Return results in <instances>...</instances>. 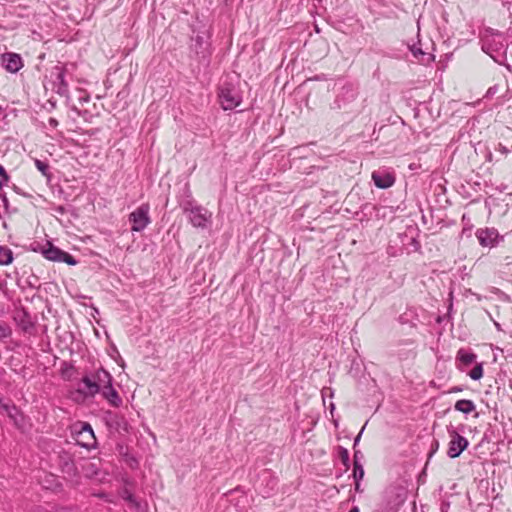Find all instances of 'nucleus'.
<instances>
[{
    "label": "nucleus",
    "instance_id": "obj_1",
    "mask_svg": "<svg viewBox=\"0 0 512 512\" xmlns=\"http://www.w3.org/2000/svg\"><path fill=\"white\" fill-rule=\"evenodd\" d=\"M482 50L495 61L502 56L506 49V39L501 32L486 28L481 35Z\"/></svg>",
    "mask_w": 512,
    "mask_h": 512
},
{
    "label": "nucleus",
    "instance_id": "obj_2",
    "mask_svg": "<svg viewBox=\"0 0 512 512\" xmlns=\"http://www.w3.org/2000/svg\"><path fill=\"white\" fill-rule=\"evenodd\" d=\"M82 383L86 388V393L93 396L112 384V376L101 368L93 375L83 377Z\"/></svg>",
    "mask_w": 512,
    "mask_h": 512
},
{
    "label": "nucleus",
    "instance_id": "obj_3",
    "mask_svg": "<svg viewBox=\"0 0 512 512\" xmlns=\"http://www.w3.org/2000/svg\"><path fill=\"white\" fill-rule=\"evenodd\" d=\"M184 213L188 215L190 223L196 228L206 229L212 223V212L200 205L188 203L184 207Z\"/></svg>",
    "mask_w": 512,
    "mask_h": 512
},
{
    "label": "nucleus",
    "instance_id": "obj_4",
    "mask_svg": "<svg viewBox=\"0 0 512 512\" xmlns=\"http://www.w3.org/2000/svg\"><path fill=\"white\" fill-rule=\"evenodd\" d=\"M219 102L224 110L238 107L242 101L239 90L230 83H223L219 88Z\"/></svg>",
    "mask_w": 512,
    "mask_h": 512
},
{
    "label": "nucleus",
    "instance_id": "obj_5",
    "mask_svg": "<svg viewBox=\"0 0 512 512\" xmlns=\"http://www.w3.org/2000/svg\"><path fill=\"white\" fill-rule=\"evenodd\" d=\"M72 433L78 445L86 449H92L96 446V437L92 426L87 422H79L73 426Z\"/></svg>",
    "mask_w": 512,
    "mask_h": 512
},
{
    "label": "nucleus",
    "instance_id": "obj_6",
    "mask_svg": "<svg viewBox=\"0 0 512 512\" xmlns=\"http://www.w3.org/2000/svg\"><path fill=\"white\" fill-rule=\"evenodd\" d=\"M149 211V204L144 203L130 213L129 221L132 223L131 230L133 232H140L150 224L151 219L149 216Z\"/></svg>",
    "mask_w": 512,
    "mask_h": 512
},
{
    "label": "nucleus",
    "instance_id": "obj_7",
    "mask_svg": "<svg viewBox=\"0 0 512 512\" xmlns=\"http://www.w3.org/2000/svg\"><path fill=\"white\" fill-rule=\"evenodd\" d=\"M447 431L450 437L447 455L450 458H457L468 447L469 441L460 435L454 427H448Z\"/></svg>",
    "mask_w": 512,
    "mask_h": 512
},
{
    "label": "nucleus",
    "instance_id": "obj_8",
    "mask_svg": "<svg viewBox=\"0 0 512 512\" xmlns=\"http://www.w3.org/2000/svg\"><path fill=\"white\" fill-rule=\"evenodd\" d=\"M42 253L44 257L50 261L64 262L72 266L77 264V261L72 255L59 249L58 247L53 246L49 242L47 243V248H44Z\"/></svg>",
    "mask_w": 512,
    "mask_h": 512
},
{
    "label": "nucleus",
    "instance_id": "obj_9",
    "mask_svg": "<svg viewBox=\"0 0 512 512\" xmlns=\"http://www.w3.org/2000/svg\"><path fill=\"white\" fill-rule=\"evenodd\" d=\"M476 237L483 247H493L497 244L500 238L498 231L495 228L478 229Z\"/></svg>",
    "mask_w": 512,
    "mask_h": 512
},
{
    "label": "nucleus",
    "instance_id": "obj_10",
    "mask_svg": "<svg viewBox=\"0 0 512 512\" xmlns=\"http://www.w3.org/2000/svg\"><path fill=\"white\" fill-rule=\"evenodd\" d=\"M372 180L376 187L387 189L395 183V176L392 172L378 170L372 173Z\"/></svg>",
    "mask_w": 512,
    "mask_h": 512
},
{
    "label": "nucleus",
    "instance_id": "obj_11",
    "mask_svg": "<svg viewBox=\"0 0 512 512\" xmlns=\"http://www.w3.org/2000/svg\"><path fill=\"white\" fill-rule=\"evenodd\" d=\"M2 63L9 72L16 73L23 66L20 55L16 53H5L2 55Z\"/></svg>",
    "mask_w": 512,
    "mask_h": 512
},
{
    "label": "nucleus",
    "instance_id": "obj_12",
    "mask_svg": "<svg viewBox=\"0 0 512 512\" xmlns=\"http://www.w3.org/2000/svg\"><path fill=\"white\" fill-rule=\"evenodd\" d=\"M54 75H55L54 84H55L57 94H59L61 96L68 95L69 87H68V83L65 80V69L62 67L56 66L54 68Z\"/></svg>",
    "mask_w": 512,
    "mask_h": 512
},
{
    "label": "nucleus",
    "instance_id": "obj_13",
    "mask_svg": "<svg viewBox=\"0 0 512 512\" xmlns=\"http://www.w3.org/2000/svg\"><path fill=\"white\" fill-rule=\"evenodd\" d=\"M59 466L63 473L69 477H73L77 474V468L73 461L72 456L67 452H62L59 455Z\"/></svg>",
    "mask_w": 512,
    "mask_h": 512
},
{
    "label": "nucleus",
    "instance_id": "obj_14",
    "mask_svg": "<svg viewBox=\"0 0 512 512\" xmlns=\"http://www.w3.org/2000/svg\"><path fill=\"white\" fill-rule=\"evenodd\" d=\"M193 42L194 43L192 44V49L195 51V53L202 55V57H206L209 47L207 37L204 34H198L195 36V38H193Z\"/></svg>",
    "mask_w": 512,
    "mask_h": 512
},
{
    "label": "nucleus",
    "instance_id": "obj_15",
    "mask_svg": "<svg viewBox=\"0 0 512 512\" xmlns=\"http://www.w3.org/2000/svg\"><path fill=\"white\" fill-rule=\"evenodd\" d=\"M103 397L114 407L122 404V399L118 392L113 388L112 384L100 391Z\"/></svg>",
    "mask_w": 512,
    "mask_h": 512
},
{
    "label": "nucleus",
    "instance_id": "obj_16",
    "mask_svg": "<svg viewBox=\"0 0 512 512\" xmlns=\"http://www.w3.org/2000/svg\"><path fill=\"white\" fill-rule=\"evenodd\" d=\"M454 408L464 414H470L475 411L476 406L472 400L461 399L455 403Z\"/></svg>",
    "mask_w": 512,
    "mask_h": 512
},
{
    "label": "nucleus",
    "instance_id": "obj_17",
    "mask_svg": "<svg viewBox=\"0 0 512 512\" xmlns=\"http://www.w3.org/2000/svg\"><path fill=\"white\" fill-rule=\"evenodd\" d=\"M457 359L464 365H470L475 361L476 355L472 352L460 349L457 353Z\"/></svg>",
    "mask_w": 512,
    "mask_h": 512
},
{
    "label": "nucleus",
    "instance_id": "obj_18",
    "mask_svg": "<svg viewBox=\"0 0 512 512\" xmlns=\"http://www.w3.org/2000/svg\"><path fill=\"white\" fill-rule=\"evenodd\" d=\"M13 260L12 251L4 246H0V265H8Z\"/></svg>",
    "mask_w": 512,
    "mask_h": 512
},
{
    "label": "nucleus",
    "instance_id": "obj_19",
    "mask_svg": "<svg viewBox=\"0 0 512 512\" xmlns=\"http://www.w3.org/2000/svg\"><path fill=\"white\" fill-rule=\"evenodd\" d=\"M122 498L130 504L131 508L139 510L140 503L136 500L134 495L127 489H124L121 493Z\"/></svg>",
    "mask_w": 512,
    "mask_h": 512
},
{
    "label": "nucleus",
    "instance_id": "obj_20",
    "mask_svg": "<svg viewBox=\"0 0 512 512\" xmlns=\"http://www.w3.org/2000/svg\"><path fill=\"white\" fill-rule=\"evenodd\" d=\"M353 477L355 480H362L364 477V468L362 464L357 461V453H354Z\"/></svg>",
    "mask_w": 512,
    "mask_h": 512
},
{
    "label": "nucleus",
    "instance_id": "obj_21",
    "mask_svg": "<svg viewBox=\"0 0 512 512\" xmlns=\"http://www.w3.org/2000/svg\"><path fill=\"white\" fill-rule=\"evenodd\" d=\"M1 408L5 411V413L17 423L18 410L15 406H9L7 404H2Z\"/></svg>",
    "mask_w": 512,
    "mask_h": 512
},
{
    "label": "nucleus",
    "instance_id": "obj_22",
    "mask_svg": "<svg viewBox=\"0 0 512 512\" xmlns=\"http://www.w3.org/2000/svg\"><path fill=\"white\" fill-rule=\"evenodd\" d=\"M469 376L473 380H479L483 376V367L482 364H477L470 372Z\"/></svg>",
    "mask_w": 512,
    "mask_h": 512
},
{
    "label": "nucleus",
    "instance_id": "obj_23",
    "mask_svg": "<svg viewBox=\"0 0 512 512\" xmlns=\"http://www.w3.org/2000/svg\"><path fill=\"white\" fill-rule=\"evenodd\" d=\"M339 457H340V460L341 462L343 463V465L346 467V469L349 468V452L346 448L344 447H339Z\"/></svg>",
    "mask_w": 512,
    "mask_h": 512
},
{
    "label": "nucleus",
    "instance_id": "obj_24",
    "mask_svg": "<svg viewBox=\"0 0 512 512\" xmlns=\"http://www.w3.org/2000/svg\"><path fill=\"white\" fill-rule=\"evenodd\" d=\"M35 166L42 173V175L49 177V165L46 162L36 159Z\"/></svg>",
    "mask_w": 512,
    "mask_h": 512
},
{
    "label": "nucleus",
    "instance_id": "obj_25",
    "mask_svg": "<svg viewBox=\"0 0 512 512\" xmlns=\"http://www.w3.org/2000/svg\"><path fill=\"white\" fill-rule=\"evenodd\" d=\"M11 334L12 330L10 326L4 322H0V339L8 338Z\"/></svg>",
    "mask_w": 512,
    "mask_h": 512
},
{
    "label": "nucleus",
    "instance_id": "obj_26",
    "mask_svg": "<svg viewBox=\"0 0 512 512\" xmlns=\"http://www.w3.org/2000/svg\"><path fill=\"white\" fill-rule=\"evenodd\" d=\"M8 180V175L3 166L0 165V188Z\"/></svg>",
    "mask_w": 512,
    "mask_h": 512
},
{
    "label": "nucleus",
    "instance_id": "obj_27",
    "mask_svg": "<svg viewBox=\"0 0 512 512\" xmlns=\"http://www.w3.org/2000/svg\"><path fill=\"white\" fill-rule=\"evenodd\" d=\"M126 461H127V464H128L132 469H136V468H138V466H139V462H138V460H137L135 457H133V456L128 457Z\"/></svg>",
    "mask_w": 512,
    "mask_h": 512
},
{
    "label": "nucleus",
    "instance_id": "obj_28",
    "mask_svg": "<svg viewBox=\"0 0 512 512\" xmlns=\"http://www.w3.org/2000/svg\"><path fill=\"white\" fill-rule=\"evenodd\" d=\"M54 512H76L73 508L71 507H57Z\"/></svg>",
    "mask_w": 512,
    "mask_h": 512
},
{
    "label": "nucleus",
    "instance_id": "obj_29",
    "mask_svg": "<svg viewBox=\"0 0 512 512\" xmlns=\"http://www.w3.org/2000/svg\"><path fill=\"white\" fill-rule=\"evenodd\" d=\"M364 428L365 426L361 429V431L358 433V435L355 437L354 439V447H356L358 445V443L360 442V439H361V435L364 431Z\"/></svg>",
    "mask_w": 512,
    "mask_h": 512
},
{
    "label": "nucleus",
    "instance_id": "obj_30",
    "mask_svg": "<svg viewBox=\"0 0 512 512\" xmlns=\"http://www.w3.org/2000/svg\"><path fill=\"white\" fill-rule=\"evenodd\" d=\"M498 151H500L501 153H503L505 155H507L510 152V150L502 144H499Z\"/></svg>",
    "mask_w": 512,
    "mask_h": 512
},
{
    "label": "nucleus",
    "instance_id": "obj_31",
    "mask_svg": "<svg viewBox=\"0 0 512 512\" xmlns=\"http://www.w3.org/2000/svg\"><path fill=\"white\" fill-rule=\"evenodd\" d=\"M48 122L49 125L53 128H56L58 126V121L55 118H50Z\"/></svg>",
    "mask_w": 512,
    "mask_h": 512
},
{
    "label": "nucleus",
    "instance_id": "obj_32",
    "mask_svg": "<svg viewBox=\"0 0 512 512\" xmlns=\"http://www.w3.org/2000/svg\"><path fill=\"white\" fill-rule=\"evenodd\" d=\"M360 481L361 480H355V490L357 492H361L362 491L361 488H360Z\"/></svg>",
    "mask_w": 512,
    "mask_h": 512
},
{
    "label": "nucleus",
    "instance_id": "obj_33",
    "mask_svg": "<svg viewBox=\"0 0 512 512\" xmlns=\"http://www.w3.org/2000/svg\"><path fill=\"white\" fill-rule=\"evenodd\" d=\"M460 391H462V389L460 387H453L449 392L456 393V392H460Z\"/></svg>",
    "mask_w": 512,
    "mask_h": 512
},
{
    "label": "nucleus",
    "instance_id": "obj_34",
    "mask_svg": "<svg viewBox=\"0 0 512 512\" xmlns=\"http://www.w3.org/2000/svg\"><path fill=\"white\" fill-rule=\"evenodd\" d=\"M354 453H357V461L359 462L360 458L362 457L361 452H360V451H358V450H355V452H354Z\"/></svg>",
    "mask_w": 512,
    "mask_h": 512
},
{
    "label": "nucleus",
    "instance_id": "obj_35",
    "mask_svg": "<svg viewBox=\"0 0 512 512\" xmlns=\"http://www.w3.org/2000/svg\"><path fill=\"white\" fill-rule=\"evenodd\" d=\"M349 512H360V510L357 506H355Z\"/></svg>",
    "mask_w": 512,
    "mask_h": 512
},
{
    "label": "nucleus",
    "instance_id": "obj_36",
    "mask_svg": "<svg viewBox=\"0 0 512 512\" xmlns=\"http://www.w3.org/2000/svg\"><path fill=\"white\" fill-rule=\"evenodd\" d=\"M414 55L416 56L417 53H420V54H423V52L421 51V49H417L416 51H413Z\"/></svg>",
    "mask_w": 512,
    "mask_h": 512
},
{
    "label": "nucleus",
    "instance_id": "obj_37",
    "mask_svg": "<svg viewBox=\"0 0 512 512\" xmlns=\"http://www.w3.org/2000/svg\"><path fill=\"white\" fill-rule=\"evenodd\" d=\"M81 101H83V102H88V101H89V97H88V96H87V97H83V98L81 99Z\"/></svg>",
    "mask_w": 512,
    "mask_h": 512
},
{
    "label": "nucleus",
    "instance_id": "obj_38",
    "mask_svg": "<svg viewBox=\"0 0 512 512\" xmlns=\"http://www.w3.org/2000/svg\"><path fill=\"white\" fill-rule=\"evenodd\" d=\"M97 496L100 497V498L106 497V495L104 493L98 494Z\"/></svg>",
    "mask_w": 512,
    "mask_h": 512
},
{
    "label": "nucleus",
    "instance_id": "obj_39",
    "mask_svg": "<svg viewBox=\"0 0 512 512\" xmlns=\"http://www.w3.org/2000/svg\"><path fill=\"white\" fill-rule=\"evenodd\" d=\"M491 90H492V88L488 89V92H487V93H488V94H493V91H491Z\"/></svg>",
    "mask_w": 512,
    "mask_h": 512
},
{
    "label": "nucleus",
    "instance_id": "obj_40",
    "mask_svg": "<svg viewBox=\"0 0 512 512\" xmlns=\"http://www.w3.org/2000/svg\"><path fill=\"white\" fill-rule=\"evenodd\" d=\"M491 90H492V88L488 89V92H487V93H488V94H493V91H491Z\"/></svg>",
    "mask_w": 512,
    "mask_h": 512
}]
</instances>
